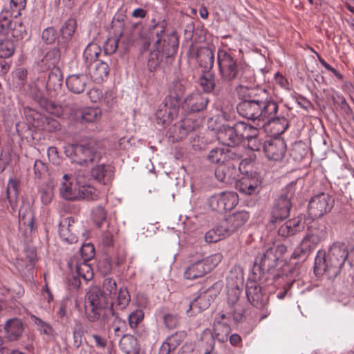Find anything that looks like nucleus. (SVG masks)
Returning a JSON list of instances; mask_svg holds the SVG:
<instances>
[{"instance_id":"1","label":"nucleus","mask_w":354,"mask_h":354,"mask_svg":"<svg viewBox=\"0 0 354 354\" xmlns=\"http://www.w3.org/2000/svg\"><path fill=\"white\" fill-rule=\"evenodd\" d=\"M251 97L254 100L246 102L244 106L240 109L242 117L261 122L263 127L271 125L275 135L285 132L288 122L286 118L277 116L279 104L272 96L268 95L263 91H259L256 95L253 94Z\"/></svg>"},{"instance_id":"2","label":"nucleus","mask_w":354,"mask_h":354,"mask_svg":"<svg viewBox=\"0 0 354 354\" xmlns=\"http://www.w3.org/2000/svg\"><path fill=\"white\" fill-rule=\"evenodd\" d=\"M348 255V246L342 242L333 243L327 254L318 251L315 259V274L317 276L326 274L328 279H334L340 273Z\"/></svg>"},{"instance_id":"3","label":"nucleus","mask_w":354,"mask_h":354,"mask_svg":"<svg viewBox=\"0 0 354 354\" xmlns=\"http://www.w3.org/2000/svg\"><path fill=\"white\" fill-rule=\"evenodd\" d=\"M64 153L72 162L83 167H89L100 161L102 154L95 143L85 145L68 144L64 147Z\"/></svg>"},{"instance_id":"4","label":"nucleus","mask_w":354,"mask_h":354,"mask_svg":"<svg viewBox=\"0 0 354 354\" xmlns=\"http://www.w3.org/2000/svg\"><path fill=\"white\" fill-rule=\"evenodd\" d=\"M297 183V180L289 183L275 199L271 212L272 223H276L288 217L292 207L291 200L295 195Z\"/></svg>"},{"instance_id":"5","label":"nucleus","mask_w":354,"mask_h":354,"mask_svg":"<svg viewBox=\"0 0 354 354\" xmlns=\"http://www.w3.org/2000/svg\"><path fill=\"white\" fill-rule=\"evenodd\" d=\"M239 80L240 83L237 86L236 90L237 91L238 95L241 101L238 103L236 106V109L238 113L242 116V113L241 112V108L244 106L246 102H249V101L252 102L254 100L252 97H251L253 94H255L259 91H263L266 92L268 95H272L271 93L266 89L263 88L261 87H254L252 86L251 84H254L255 82V77L250 70L243 71L242 70V67L241 68V75L238 78Z\"/></svg>"},{"instance_id":"6","label":"nucleus","mask_w":354,"mask_h":354,"mask_svg":"<svg viewBox=\"0 0 354 354\" xmlns=\"http://www.w3.org/2000/svg\"><path fill=\"white\" fill-rule=\"evenodd\" d=\"M218 74L222 82L230 84L238 80L241 75V65L231 54L224 50L217 53Z\"/></svg>"},{"instance_id":"7","label":"nucleus","mask_w":354,"mask_h":354,"mask_svg":"<svg viewBox=\"0 0 354 354\" xmlns=\"http://www.w3.org/2000/svg\"><path fill=\"white\" fill-rule=\"evenodd\" d=\"M18 16L11 14L10 10L7 5H4L3 9L0 14V35L8 37H13L17 40L21 39L26 35V30L24 24L19 19Z\"/></svg>"},{"instance_id":"8","label":"nucleus","mask_w":354,"mask_h":354,"mask_svg":"<svg viewBox=\"0 0 354 354\" xmlns=\"http://www.w3.org/2000/svg\"><path fill=\"white\" fill-rule=\"evenodd\" d=\"M102 293L106 296L113 308L123 310L129 304L131 296L127 288H117L116 281L110 277L104 279L102 284Z\"/></svg>"},{"instance_id":"9","label":"nucleus","mask_w":354,"mask_h":354,"mask_svg":"<svg viewBox=\"0 0 354 354\" xmlns=\"http://www.w3.org/2000/svg\"><path fill=\"white\" fill-rule=\"evenodd\" d=\"M175 86L178 87V93L174 97L171 95L166 97L156 111V120L160 124L166 125L169 124L178 115L179 102L177 97H180L183 93L184 88L181 84H176Z\"/></svg>"},{"instance_id":"10","label":"nucleus","mask_w":354,"mask_h":354,"mask_svg":"<svg viewBox=\"0 0 354 354\" xmlns=\"http://www.w3.org/2000/svg\"><path fill=\"white\" fill-rule=\"evenodd\" d=\"M222 259L223 255L218 252L203 259L196 260L187 268L184 272V276L187 279H195L202 277L217 266Z\"/></svg>"},{"instance_id":"11","label":"nucleus","mask_w":354,"mask_h":354,"mask_svg":"<svg viewBox=\"0 0 354 354\" xmlns=\"http://www.w3.org/2000/svg\"><path fill=\"white\" fill-rule=\"evenodd\" d=\"M109 303L110 302L106 299V296H104L99 288H90L86 295V308L88 320L95 322L98 319L102 308Z\"/></svg>"},{"instance_id":"12","label":"nucleus","mask_w":354,"mask_h":354,"mask_svg":"<svg viewBox=\"0 0 354 354\" xmlns=\"http://www.w3.org/2000/svg\"><path fill=\"white\" fill-rule=\"evenodd\" d=\"M24 112L28 122L35 128L47 131L59 129V124L54 118L43 115L36 110L28 106L24 108Z\"/></svg>"},{"instance_id":"13","label":"nucleus","mask_w":354,"mask_h":354,"mask_svg":"<svg viewBox=\"0 0 354 354\" xmlns=\"http://www.w3.org/2000/svg\"><path fill=\"white\" fill-rule=\"evenodd\" d=\"M239 203V197L234 192H223L212 196L209 199L210 208L218 212L232 209Z\"/></svg>"},{"instance_id":"14","label":"nucleus","mask_w":354,"mask_h":354,"mask_svg":"<svg viewBox=\"0 0 354 354\" xmlns=\"http://www.w3.org/2000/svg\"><path fill=\"white\" fill-rule=\"evenodd\" d=\"M334 205V199L328 194L322 192L311 198L308 203L309 214L315 218L320 217L330 212Z\"/></svg>"},{"instance_id":"15","label":"nucleus","mask_w":354,"mask_h":354,"mask_svg":"<svg viewBox=\"0 0 354 354\" xmlns=\"http://www.w3.org/2000/svg\"><path fill=\"white\" fill-rule=\"evenodd\" d=\"M221 286L218 283H214L206 291L200 294L189 304V308L187 313L196 314L207 309L210 304L215 299L220 292Z\"/></svg>"},{"instance_id":"16","label":"nucleus","mask_w":354,"mask_h":354,"mask_svg":"<svg viewBox=\"0 0 354 354\" xmlns=\"http://www.w3.org/2000/svg\"><path fill=\"white\" fill-rule=\"evenodd\" d=\"M206 159L212 164L221 165L230 161H235V162L239 163L241 157L234 150L216 147L208 152Z\"/></svg>"},{"instance_id":"17","label":"nucleus","mask_w":354,"mask_h":354,"mask_svg":"<svg viewBox=\"0 0 354 354\" xmlns=\"http://www.w3.org/2000/svg\"><path fill=\"white\" fill-rule=\"evenodd\" d=\"M261 180L256 174H246L236 181V189L242 194L252 195L259 192Z\"/></svg>"},{"instance_id":"18","label":"nucleus","mask_w":354,"mask_h":354,"mask_svg":"<svg viewBox=\"0 0 354 354\" xmlns=\"http://www.w3.org/2000/svg\"><path fill=\"white\" fill-rule=\"evenodd\" d=\"M263 151L266 157L274 161L283 159L286 151V145L283 140L274 139L266 141L263 145Z\"/></svg>"},{"instance_id":"19","label":"nucleus","mask_w":354,"mask_h":354,"mask_svg":"<svg viewBox=\"0 0 354 354\" xmlns=\"http://www.w3.org/2000/svg\"><path fill=\"white\" fill-rule=\"evenodd\" d=\"M249 214L245 211H240L230 215L221 221L229 236L243 227L249 219Z\"/></svg>"},{"instance_id":"20","label":"nucleus","mask_w":354,"mask_h":354,"mask_svg":"<svg viewBox=\"0 0 354 354\" xmlns=\"http://www.w3.org/2000/svg\"><path fill=\"white\" fill-rule=\"evenodd\" d=\"M91 177L100 184L110 185L114 178V169L110 165L100 164L92 167Z\"/></svg>"},{"instance_id":"21","label":"nucleus","mask_w":354,"mask_h":354,"mask_svg":"<svg viewBox=\"0 0 354 354\" xmlns=\"http://www.w3.org/2000/svg\"><path fill=\"white\" fill-rule=\"evenodd\" d=\"M77 176L75 183L72 180V176L69 174H64L62 177V182L59 187V194L62 198L67 201H77V191L79 183L77 182Z\"/></svg>"},{"instance_id":"22","label":"nucleus","mask_w":354,"mask_h":354,"mask_svg":"<svg viewBox=\"0 0 354 354\" xmlns=\"http://www.w3.org/2000/svg\"><path fill=\"white\" fill-rule=\"evenodd\" d=\"M207 102V97L198 92L193 93L184 100L182 108L187 112H199L206 107Z\"/></svg>"},{"instance_id":"23","label":"nucleus","mask_w":354,"mask_h":354,"mask_svg":"<svg viewBox=\"0 0 354 354\" xmlns=\"http://www.w3.org/2000/svg\"><path fill=\"white\" fill-rule=\"evenodd\" d=\"M76 227L75 220L71 217L62 219L59 225V235L65 243L72 244L77 241V236L75 233Z\"/></svg>"},{"instance_id":"24","label":"nucleus","mask_w":354,"mask_h":354,"mask_svg":"<svg viewBox=\"0 0 354 354\" xmlns=\"http://www.w3.org/2000/svg\"><path fill=\"white\" fill-rule=\"evenodd\" d=\"M233 126L223 124L217 132V138L220 142L229 147L239 145L241 142Z\"/></svg>"},{"instance_id":"25","label":"nucleus","mask_w":354,"mask_h":354,"mask_svg":"<svg viewBox=\"0 0 354 354\" xmlns=\"http://www.w3.org/2000/svg\"><path fill=\"white\" fill-rule=\"evenodd\" d=\"M230 161L225 164L218 165L215 169V177L220 181L230 183L236 178V169L235 165Z\"/></svg>"},{"instance_id":"26","label":"nucleus","mask_w":354,"mask_h":354,"mask_svg":"<svg viewBox=\"0 0 354 354\" xmlns=\"http://www.w3.org/2000/svg\"><path fill=\"white\" fill-rule=\"evenodd\" d=\"M159 49L164 56L169 57L175 54L178 47V39L177 35L172 32L167 35L165 37L162 39L161 44L156 46Z\"/></svg>"},{"instance_id":"27","label":"nucleus","mask_w":354,"mask_h":354,"mask_svg":"<svg viewBox=\"0 0 354 354\" xmlns=\"http://www.w3.org/2000/svg\"><path fill=\"white\" fill-rule=\"evenodd\" d=\"M89 66L91 77L95 83L100 84L108 77L109 66L106 62L97 61Z\"/></svg>"},{"instance_id":"28","label":"nucleus","mask_w":354,"mask_h":354,"mask_svg":"<svg viewBox=\"0 0 354 354\" xmlns=\"http://www.w3.org/2000/svg\"><path fill=\"white\" fill-rule=\"evenodd\" d=\"M185 337L184 331L176 332L169 337L161 345L158 354H172L174 351L183 342Z\"/></svg>"},{"instance_id":"29","label":"nucleus","mask_w":354,"mask_h":354,"mask_svg":"<svg viewBox=\"0 0 354 354\" xmlns=\"http://www.w3.org/2000/svg\"><path fill=\"white\" fill-rule=\"evenodd\" d=\"M317 244L316 241H313V239L309 234H306L301 241L299 245L295 249L292 257L297 259L308 256L315 248Z\"/></svg>"},{"instance_id":"30","label":"nucleus","mask_w":354,"mask_h":354,"mask_svg":"<svg viewBox=\"0 0 354 354\" xmlns=\"http://www.w3.org/2000/svg\"><path fill=\"white\" fill-rule=\"evenodd\" d=\"M88 78L83 74L69 75L66 80L68 89L74 93L80 94L86 88Z\"/></svg>"},{"instance_id":"31","label":"nucleus","mask_w":354,"mask_h":354,"mask_svg":"<svg viewBox=\"0 0 354 354\" xmlns=\"http://www.w3.org/2000/svg\"><path fill=\"white\" fill-rule=\"evenodd\" d=\"M6 331V337L10 341L17 340L24 332V325L19 319H12L8 320L5 326Z\"/></svg>"},{"instance_id":"32","label":"nucleus","mask_w":354,"mask_h":354,"mask_svg":"<svg viewBox=\"0 0 354 354\" xmlns=\"http://www.w3.org/2000/svg\"><path fill=\"white\" fill-rule=\"evenodd\" d=\"M120 350L125 354H141L137 339L131 335H124L119 342Z\"/></svg>"},{"instance_id":"33","label":"nucleus","mask_w":354,"mask_h":354,"mask_svg":"<svg viewBox=\"0 0 354 354\" xmlns=\"http://www.w3.org/2000/svg\"><path fill=\"white\" fill-rule=\"evenodd\" d=\"M79 183L77 201L87 200L95 201L99 197V192L93 187L90 185L84 184L80 177H77Z\"/></svg>"},{"instance_id":"34","label":"nucleus","mask_w":354,"mask_h":354,"mask_svg":"<svg viewBox=\"0 0 354 354\" xmlns=\"http://www.w3.org/2000/svg\"><path fill=\"white\" fill-rule=\"evenodd\" d=\"M304 228V223L298 218L286 221L278 230L279 235L287 237L301 231Z\"/></svg>"},{"instance_id":"35","label":"nucleus","mask_w":354,"mask_h":354,"mask_svg":"<svg viewBox=\"0 0 354 354\" xmlns=\"http://www.w3.org/2000/svg\"><path fill=\"white\" fill-rule=\"evenodd\" d=\"M151 22L149 30L152 35L156 36L155 46H158L161 44L162 39L167 35L165 33L167 22L165 19H161L156 21L155 18H153Z\"/></svg>"},{"instance_id":"36","label":"nucleus","mask_w":354,"mask_h":354,"mask_svg":"<svg viewBox=\"0 0 354 354\" xmlns=\"http://www.w3.org/2000/svg\"><path fill=\"white\" fill-rule=\"evenodd\" d=\"M197 60L205 71H209L214 64V51L207 47L201 48L198 50L196 55Z\"/></svg>"},{"instance_id":"37","label":"nucleus","mask_w":354,"mask_h":354,"mask_svg":"<svg viewBox=\"0 0 354 354\" xmlns=\"http://www.w3.org/2000/svg\"><path fill=\"white\" fill-rule=\"evenodd\" d=\"M227 303L230 306L232 310L231 313L237 314L238 316L241 315V309L239 308L238 301L241 293L242 288L238 287H227ZM237 319L236 317H234Z\"/></svg>"},{"instance_id":"38","label":"nucleus","mask_w":354,"mask_h":354,"mask_svg":"<svg viewBox=\"0 0 354 354\" xmlns=\"http://www.w3.org/2000/svg\"><path fill=\"white\" fill-rule=\"evenodd\" d=\"M279 257L275 254L274 248H268L261 256L259 261V266L263 270H269L277 266V261Z\"/></svg>"},{"instance_id":"39","label":"nucleus","mask_w":354,"mask_h":354,"mask_svg":"<svg viewBox=\"0 0 354 354\" xmlns=\"http://www.w3.org/2000/svg\"><path fill=\"white\" fill-rule=\"evenodd\" d=\"M231 328L227 324L216 320L214 324L212 337L220 342H225L227 340Z\"/></svg>"},{"instance_id":"40","label":"nucleus","mask_w":354,"mask_h":354,"mask_svg":"<svg viewBox=\"0 0 354 354\" xmlns=\"http://www.w3.org/2000/svg\"><path fill=\"white\" fill-rule=\"evenodd\" d=\"M246 296L248 301L255 307L261 308L264 304V300L261 292V287L252 283L248 286Z\"/></svg>"},{"instance_id":"41","label":"nucleus","mask_w":354,"mask_h":354,"mask_svg":"<svg viewBox=\"0 0 354 354\" xmlns=\"http://www.w3.org/2000/svg\"><path fill=\"white\" fill-rule=\"evenodd\" d=\"M63 79L60 69L53 67L48 73L46 88L49 91H57L61 88Z\"/></svg>"},{"instance_id":"42","label":"nucleus","mask_w":354,"mask_h":354,"mask_svg":"<svg viewBox=\"0 0 354 354\" xmlns=\"http://www.w3.org/2000/svg\"><path fill=\"white\" fill-rule=\"evenodd\" d=\"M102 116V111L98 107H85L80 111L78 118L82 122L93 123L98 121Z\"/></svg>"},{"instance_id":"43","label":"nucleus","mask_w":354,"mask_h":354,"mask_svg":"<svg viewBox=\"0 0 354 354\" xmlns=\"http://www.w3.org/2000/svg\"><path fill=\"white\" fill-rule=\"evenodd\" d=\"M228 236V233L220 222L214 227L206 232L205 239L207 243H216Z\"/></svg>"},{"instance_id":"44","label":"nucleus","mask_w":354,"mask_h":354,"mask_svg":"<svg viewBox=\"0 0 354 354\" xmlns=\"http://www.w3.org/2000/svg\"><path fill=\"white\" fill-rule=\"evenodd\" d=\"M243 272L239 267H234L227 277V287L243 288Z\"/></svg>"},{"instance_id":"45","label":"nucleus","mask_w":354,"mask_h":354,"mask_svg":"<svg viewBox=\"0 0 354 354\" xmlns=\"http://www.w3.org/2000/svg\"><path fill=\"white\" fill-rule=\"evenodd\" d=\"M101 48L97 44L90 43L84 49L83 57L87 66L97 62V59L101 53Z\"/></svg>"},{"instance_id":"46","label":"nucleus","mask_w":354,"mask_h":354,"mask_svg":"<svg viewBox=\"0 0 354 354\" xmlns=\"http://www.w3.org/2000/svg\"><path fill=\"white\" fill-rule=\"evenodd\" d=\"M18 196V182L12 178H10L6 189V198L12 207L15 209L17 206Z\"/></svg>"},{"instance_id":"47","label":"nucleus","mask_w":354,"mask_h":354,"mask_svg":"<svg viewBox=\"0 0 354 354\" xmlns=\"http://www.w3.org/2000/svg\"><path fill=\"white\" fill-rule=\"evenodd\" d=\"M75 270L78 277L86 281L91 280L93 277V270L87 261H80L75 265Z\"/></svg>"},{"instance_id":"48","label":"nucleus","mask_w":354,"mask_h":354,"mask_svg":"<svg viewBox=\"0 0 354 354\" xmlns=\"http://www.w3.org/2000/svg\"><path fill=\"white\" fill-rule=\"evenodd\" d=\"M197 124L191 118H185L182 120L178 127V138L180 140L183 139L189 132L195 130Z\"/></svg>"},{"instance_id":"49","label":"nucleus","mask_w":354,"mask_h":354,"mask_svg":"<svg viewBox=\"0 0 354 354\" xmlns=\"http://www.w3.org/2000/svg\"><path fill=\"white\" fill-rule=\"evenodd\" d=\"M313 239V241L319 243L326 236V227L324 225H318L317 226H311L307 232Z\"/></svg>"},{"instance_id":"50","label":"nucleus","mask_w":354,"mask_h":354,"mask_svg":"<svg viewBox=\"0 0 354 354\" xmlns=\"http://www.w3.org/2000/svg\"><path fill=\"white\" fill-rule=\"evenodd\" d=\"M15 50L14 42L9 39L0 40V57H11Z\"/></svg>"},{"instance_id":"51","label":"nucleus","mask_w":354,"mask_h":354,"mask_svg":"<svg viewBox=\"0 0 354 354\" xmlns=\"http://www.w3.org/2000/svg\"><path fill=\"white\" fill-rule=\"evenodd\" d=\"M77 28L76 20L73 18H70L65 21L61 28L60 32L62 37L66 39H69L73 35Z\"/></svg>"},{"instance_id":"52","label":"nucleus","mask_w":354,"mask_h":354,"mask_svg":"<svg viewBox=\"0 0 354 354\" xmlns=\"http://www.w3.org/2000/svg\"><path fill=\"white\" fill-rule=\"evenodd\" d=\"M199 84L205 92L212 91L216 86L214 75L211 73L203 75L199 79Z\"/></svg>"},{"instance_id":"53","label":"nucleus","mask_w":354,"mask_h":354,"mask_svg":"<svg viewBox=\"0 0 354 354\" xmlns=\"http://www.w3.org/2000/svg\"><path fill=\"white\" fill-rule=\"evenodd\" d=\"M32 95L34 100L46 111L52 112L53 109L55 107V104L45 98L39 90H37L35 93H32Z\"/></svg>"},{"instance_id":"54","label":"nucleus","mask_w":354,"mask_h":354,"mask_svg":"<svg viewBox=\"0 0 354 354\" xmlns=\"http://www.w3.org/2000/svg\"><path fill=\"white\" fill-rule=\"evenodd\" d=\"M5 5L10 8L11 14L14 16L21 15V11L26 6V0H3Z\"/></svg>"},{"instance_id":"55","label":"nucleus","mask_w":354,"mask_h":354,"mask_svg":"<svg viewBox=\"0 0 354 354\" xmlns=\"http://www.w3.org/2000/svg\"><path fill=\"white\" fill-rule=\"evenodd\" d=\"M91 215L95 225L100 227L106 218V211L103 206L97 205L93 208Z\"/></svg>"},{"instance_id":"56","label":"nucleus","mask_w":354,"mask_h":354,"mask_svg":"<svg viewBox=\"0 0 354 354\" xmlns=\"http://www.w3.org/2000/svg\"><path fill=\"white\" fill-rule=\"evenodd\" d=\"M161 51L156 48V50L151 51L148 60H147V66L149 71L155 70L160 64V62L162 59V57L163 55H161Z\"/></svg>"},{"instance_id":"57","label":"nucleus","mask_w":354,"mask_h":354,"mask_svg":"<svg viewBox=\"0 0 354 354\" xmlns=\"http://www.w3.org/2000/svg\"><path fill=\"white\" fill-rule=\"evenodd\" d=\"M144 318V313L140 309H136L128 316V323L130 328L135 330Z\"/></svg>"},{"instance_id":"58","label":"nucleus","mask_w":354,"mask_h":354,"mask_svg":"<svg viewBox=\"0 0 354 354\" xmlns=\"http://www.w3.org/2000/svg\"><path fill=\"white\" fill-rule=\"evenodd\" d=\"M245 142V145L250 149L256 151L261 150V148L263 149V145L266 143L260 136L259 131L255 136H252Z\"/></svg>"},{"instance_id":"59","label":"nucleus","mask_w":354,"mask_h":354,"mask_svg":"<svg viewBox=\"0 0 354 354\" xmlns=\"http://www.w3.org/2000/svg\"><path fill=\"white\" fill-rule=\"evenodd\" d=\"M84 331V330L83 325L80 322L76 323L73 332L74 346L76 348H79L82 344Z\"/></svg>"},{"instance_id":"60","label":"nucleus","mask_w":354,"mask_h":354,"mask_svg":"<svg viewBox=\"0 0 354 354\" xmlns=\"http://www.w3.org/2000/svg\"><path fill=\"white\" fill-rule=\"evenodd\" d=\"M82 261H88L95 256V248L93 244L86 243L80 249Z\"/></svg>"},{"instance_id":"61","label":"nucleus","mask_w":354,"mask_h":354,"mask_svg":"<svg viewBox=\"0 0 354 354\" xmlns=\"http://www.w3.org/2000/svg\"><path fill=\"white\" fill-rule=\"evenodd\" d=\"M32 319H33L35 324L38 327V329L41 333L48 335H50L52 334L53 328L51 327L50 325L44 322L43 320H41V319H39L35 316H32Z\"/></svg>"},{"instance_id":"62","label":"nucleus","mask_w":354,"mask_h":354,"mask_svg":"<svg viewBox=\"0 0 354 354\" xmlns=\"http://www.w3.org/2000/svg\"><path fill=\"white\" fill-rule=\"evenodd\" d=\"M162 319L165 326L168 329H174L179 324V320L176 315L167 313L163 315Z\"/></svg>"},{"instance_id":"63","label":"nucleus","mask_w":354,"mask_h":354,"mask_svg":"<svg viewBox=\"0 0 354 354\" xmlns=\"http://www.w3.org/2000/svg\"><path fill=\"white\" fill-rule=\"evenodd\" d=\"M41 37L46 44H53L57 38L56 30L53 27L44 29Z\"/></svg>"},{"instance_id":"64","label":"nucleus","mask_w":354,"mask_h":354,"mask_svg":"<svg viewBox=\"0 0 354 354\" xmlns=\"http://www.w3.org/2000/svg\"><path fill=\"white\" fill-rule=\"evenodd\" d=\"M120 38H109L104 44V52L107 54L114 53L118 47Z\"/></svg>"}]
</instances>
